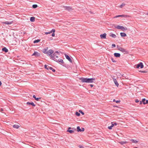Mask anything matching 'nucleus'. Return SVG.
<instances>
[{
  "label": "nucleus",
  "instance_id": "1",
  "mask_svg": "<svg viewBox=\"0 0 148 148\" xmlns=\"http://www.w3.org/2000/svg\"><path fill=\"white\" fill-rule=\"evenodd\" d=\"M79 79L82 82L88 83H93V81L95 80V78H87L84 77L80 78Z\"/></svg>",
  "mask_w": 148,
  "mask_h": 148
},
{
  "label": "nucleus",
  "instance_id": "2",
  "mask_svg": "<svg viewBox=\"0 0 148 148\" xmlns=\"http://www.w3.org/2000/svg\"><path fill=\"white\" fill-rule=\"evenodd\" d=\"M53 52L54 51L53 50L50 49L47 51V54L48 56H50L51 57V58L54 57V56H56V53H58V52L57 51H56L54 53H53Z\"/></svg>",
  "mask_w": 148,
  "mask_h": 148
},
{
  "label": "nucleus",
  "instance_id": "3",
  "mask_svg": "<svg viewBox=\"0 0 148 148\" xmlns=\"http://www.w3.org/2000/svg\"><path fill=\"white\" fill-rule=\"evenodd\" d=\"M115 27L118 29H121L123 31H124L127 30V28L126 27H124L123 26L120 25H117L116 26H115Z\"/></svg>",
  "mask_w": 148,
  "mask_h": 148
},
{
  "label": "nucleus",
  "instance_id": "4",
  "mask_svg": "<svg viewBox=\"0 0 148 148\" xmlns=\"http://www.w3.org/2000/svg\"><path fill=\"white\" fill-rule=\"evenodd\" d=\"M135 66H136V68L138 69L140 67L141 69L143 68L144 67V65L142 62H140L138 64L136 65Z\"/></svg>",
  "mask_w": 148,
  "mask_h": 148
},
{
  "label": "nucleus",
  "instance_id": "5",
  "mask_svg": "<svg viewBox=\"0 0 148 148\" xmlns=\"http://www.w3.org/2000/svg\"><path fill=\"white\" fill-rule=\"evenodd\" d=\"M118 50L121 51L124 54L127 53L128 52L126 49L122 47L119 48L118 49Z\"/></svg>",
  "mask_w": 148,
  "mask_h": 148
},
{
  "label": "nucleus",
  "instance_id": "6",
  "mask_svg": "<svg viewBox=\"0 0 148 148\" xmlns=\"http://www.w3.org/2000/svg\"><path fill=\"white\" fill-rule=\"evenodd\" d=\"M124 17V18H128L130 17V16L127 15H119L116 16L114 17V18H116L117 17Z\"/></svg>",
  "mask_w": 148,
  "mask_h": 148
},
{
  "label": "nucleus",
  "instance_id": "7",
  "mask_svg": "<svg viewBox=\"0 0 148 148\" xmlns=\"http://www.w3.org/2000/svg\"><path fill=\"white\" fill-rule=\"evenodd\" d=\"M77 131L78 132H83L84 130V128H80V127L79 126H78L77 128Z\"/></svg>",
  "mask_w": 148,
  "mask_h": 148
},
{
  "label": "nucleus",
  "instance_id": "8",
  "mask_svg": "<svg viewBox=\"0 0 148 148\" xmlns=\"http://www.w3.org/2000/svg\"><path fill=\"white\" fill-rule=\"evenodd\" d=\"M40 56V54L37 51H35L34 53L32 55V56Z\"/></svg>",
  "mask_w": 148,
  "mask_h": 148
},
{
  "label": "nucleus",
  "instance_id": "9",
  "mask_svg": "<svg viewBox=\"0 0 148 148\" xmlns=\"http://www.w3.org/2000/svg\"><path fill=\"white\" fill-rule=\"evenodd\" d=\"M106 34L104 33L103 34H101L100 36L101 39H106Z\"/></svg>",
  "mask_w": 148,
  "mask_h": 148
},
{
  "label": "nucleus",
  "instance_id": "10",
  "mask_svg": "<svg viewBox=\"0 0 148 148\" xmlns=\"http://www.w3.org/2000/svg\"><path fill=\"white\" fill-rule=\"evenodd\" d=\"M65 56L66 57V58L70 62H72V60L71 59V58H70V57L69 56L66 54L65 55Z\"/></svg>",
  "mask_w": 148,
  "mask_h": 148
},
{
  "label": "nucleus",
  "instance_id": "11",
  "mask_svg": "<svg viewBox=\"0 0 148 148\" xmlns=\"http://www.w3.org/2000/svg\"><path fill=\"white\" fill-rule=\"evenodd\" d=\"M58 58V56L56 54V56H54V57L51 58V59L54 60L55 61H57V59Z\"/></svg>",
  "mask_w": 148,
  "mask_h": 148
},
{
  "label": "nucleus",
  "instance_id": "12",
  "mask_svg": "<svg viewBox=\"0 0 148 148\" xmlns=\"http://www.w3.org/2000/svg\"><path fill=\"white\" fill-rule=\"evenodd\" d=\"M45 69L47 70H48L49 69L50 70H51L53 69V68L52 67H49L46 65H45Z\"/></svg>",
  "mask_w": 148,
  "mask_h": 148
},
{
  "label": "nucleus",
  "instance_id": "13",
  "mask_svg": "<svg viewBox=\"0 0 148 148\" xmlns=\"http://www.w3.org/2000/svg\"><path fill=\"white\" fill-rule=\"evenodd\" d=\"M13 23V21L9 22L8 21H7L5 22H3V23L5 24H7V25H9V24H11Z\"/></svg>",
  "mask_w": 148,
  "mask_h": 148
},
{
  "label": "nucleus",
  "instance_id": "14",
  "mask_svg": "<svg viewBox=\"0 0 148 148\" xmlns=\"http://www.w3.org/2000/svg\"><path fill=\"white\" fill-rule=\"evenodd\" d=\"M113 81H114V82L115 85L117 86L118 87L119 86V84L118 82H117V81L116 80V79H114Z\"/></svg>",
  "mask_w": 148,
  "mask_h": 148
},
{
  "label": "nucleus",
  "instance_id": "15",
  "mask_svg": "<svg viewBox=\"0 0 148 148\" xmlns=\"http://www.w3.org/2000/svg\"><path fill=\"white\" fill-rule=\"evenodd\" d=\"M64 8L66 10H73L72 8L70 7L66 6L64 7Z\"/></svg>",
  "mask_w": 148,
  "mask_h": 148
},
{
  "label": "nucleus",
  "instance_id": "16",
  "mask_svg": "<svg viewBox=\"0 0 148 148\" xmlns=\"http://www.w3.org/2000/svg\"><path fill=\"white\" fill-rule=\"evenodd\" d=\"M120 34L121 36L123 37H125L127 36L126 34L125 33L121 32Z\"/></svg>",
  "mask_w": 148,
  "mask_h": 148
},
{
  "label": "nucleus",
  "instance_id": "17",
  "mask_svg": "<svg viewBox=\"0 0 148 148\" xmlns=\"http://www.w3.org/2000/svg\"><path fill=\"white\" fill-rule=\"evenodd\" d=\"M114 55L116 57H119L120 56V54L119 53H115L114 54Z\"/></svg>",
  "mask_w": 148,
  "mask_h": 148
},
{
  "label": "nucleus",
  "instance_id": "18",
  "mask_svg": "<svg viewBox=\"0 0 148 148\" xmlns=\"http://www.w3.org/2000/svg\"><path fill=\"white\" fill-rule=\"evenodd\" d=\"M109 36L113 38H115L116 37V36L115 34L112 33L110 34Z\"/></svg>",
  "mask_w": 148,
  "mask_h": 148
},
{
  "label": "nucleus",
  "instance_id": "19",
  "mask_svg": "<svg viewBox=\"0 0 148 148\" xmlns=\"http://www.w3.org/2000/svg\"><path fill=\"white\" fill-rule=\"evenodd\" d=\"M119 143L120 144H121V145H123L127 143V141H120L119 142Z\"/></svg>",
  "mask_w": 148,
  "mask_h": 148
},
{
  "label": "nucleus",
  "instance_id": "20",
  "mask_svg": "<svg viewBox=\"0 0 148 148\" xmlns=\"http://www.w3.org/2000/svg\"><path fill=\"white\" fill-rule=\"evenodd\" d=\"M33 97L37 101H38L40 99H41L40 98H36V96L34 95L33 96Z\"/></svg>",
  "mask_w": 148,
  "mask_h": 148
},
{
  "label": "nucleus",
  "instance_id": "21",
  "mask_svg": "<svg viewBox=\"0 0 148 148\" xmlns=\"http://www.w3.org/2000/svg\"><path fill=\"white\" fill-rule=\"evenodd\" d=\"M13 126L14 128L18 129L20 127V126L18 125L15 124L13 125Z\"/></svg>",
  "mask_w": 148,
  "mask_h": 148
},
{
  "label": "nucleus",
  "instance_id": "22",
  "mask_svg": "<svg viewBox=\"0 0 148 148\" xmlns=\"http://www.w3.org/2000/svg\"><path fill=\"white\" fill-rule=\"evenodd\" d=\"M27 104H31V105H32L33 106H36V105L35 104H34V103H33V102H32L31 103H30L29 102H27Z\"/></svg>",
  "mask_w": 148,
  "mask_h": 148
},
{
  "label": "nucleus",
  "instance_id": "23",
  "mask_svg": "<svg viewBox=\"0 0 148 148\" xmlns=\"http://www.w3.org/2000/svg\"><path fill=\"white\" fill-rule=\"evenodd\" d=\"M2 50L5 52H7L8 51V50L6 47H4L3 48Z\"/></svg>",
  "mask_w": 148,
  "mask_h": 148
},
{
  "label": "nucleus",
  "instance_id": "24",
  "mask_svg": "<svg viewBox=\"0 0 148 148\" xmlns=\"http://www.w3.org/2000/svg\"><path fill=\"white\" fill-rule=\"evenodd\" d=\"M35 17H32L30 18V21H31L33 22L35 21Z\"/></svg>",
  "mask_w": 148,
  "mask_h": 148
},
{
  "label": "nucleus",
  "instance_id": "25",
  "mask_svg": "<svg viewBox=\"0 0 148 148\" xmlns=\"http://www.w3.org/2000/svg\"><path fill=\"white\" fill-rule=\"evenodd\" d=\"M48 48H47L46 49H44L43 50L42 52L43 53H44L47 54V51Z\"/></svg>",
  "mask_w": 148,
  "mask_h": 148
},
{
  "label": "nucleus",
  "instance_id": "26",
  "mask_svg": "<svg viewBox=\"0 0 148 148\" xmlns=\"http://www.w3.org/2000/svg\"><path fill=\"white\" fill-rule=\"evenodd\" d=\"M133 143H136L138 142V141L136 140L132 139L130 140Z\"/></svg>",
  "mask_w": 148,
  "mask_h": 148
},
{
  "label": "nucleus",
  "instance_id": "27",
  "mask_svg": "<svg viewBox=\"0 0 148 148\" xmlns=\"http://www.w3.org/2000/svg\"><path fill=\"white\" fill-rule=\"evenodd\" d=\"M57 62H60L61 63H64V62L63 61V60H62V59H58V60H57Z\"/></svg>",
  "mask_w": 148,
  "mask_h": 148
},
{
  "label": "nucleus",
  "instance_id": "28",
  "mask_svg": "<svg viewBox=\"0 0 148 148\" xmlns=\"http://www.w3.org/2000/svg\"><path fill=\"white\" fill-rule=\"evenodd\" d=\"M67 132H69L71 134L73 133H74V131L72 130H68Z\"/></svg>",
  "mask_w": 148,
  "mask_h": 148
},
{
  "label": "nucleus",
  "instance_id": "29",
  "mask_svg": "<svg viewBox=\"0 0 148 148\" xmlns=\"http://www.w3.org/2000/svg\"><path fill=\"white\" fill-rule=\"evenodd\" d=\"M40 41V40L38 39V40H34V43H36L38 42H39Z\"/></svg>",
  "mask_w": 148,
  "mask_h": 148
},
{
  "label": "nucleus",
  "instance_id": "30",
  "mask_svg": "<svg viewBox=\"0 0 148 148\" xmlns=\"http://www.w3.org/2000/svg\"><path fill=\"white\" fill-rule=\"evenodd\" d=\"M125 4L124 3H123L120 6V7L121 8H122L123 6H125Z\"/></svg>",
  "mask_w": 148,
  "mask_h": 148
},
{
  "label": "nucleus",
  "instance_id": "31",
  "mask_svg": "<svg viewBox=\"0 0 148 148\" xmlns=\"http://www.w3.org/2000/svg\"><path fill=\"white\" fill-rule=\"evenodd\" d=\"M37 7H38V5H36V4L33 5H32V7H33V8H36Z\"/></svg>",
  "mask_w": 148,
  "mask_h": 148
},
{
  "label": "nucleus",
  "instance_id": "32",
  "mask_svg": "<svg viewBox=\"0 0 148 148\" xmlns=\"http://www.w3.org/2000/svg\"><path fill=\"white\" fill-rule=\"evenodd\" d=\"M145 98L143 99L142 100V102H143L144 104H145Z\"/></svg>",
  "mask_w": 148,
  "mask_h": 148
},
{
  "label": "nucleus",
  "instance_id": "33",
  "mask_svg": "<svg viewBox=\"0 0 148 148\" xmlns=\"http://www.w3.org/2000/svg\"><path fill=\"white\" fill-rule=\"evenodd\" d=\"M75 114L77 116H79L80 115V114L77 112H76Z\"/></svg>",
  "mask_w": 148,
  "mask_h": 148
},
{
  "label": "nucleus",
  "instance_id": "34",
  "mask_svg": "<svg viewBox=\"0 0 148 148\" xmlns=\"http://www.w3.org/2000/svg\"><path fill=\"white\" fill-rule=\"evenodd\" d=\"M79 112L81 113L82 115H84V113L81 110H79Z\"/></svg>",
  "mask_w": 148,
  "mask_h": 148
},
{
  "label": "nucleus",
  "instance_id": "35",
  "mask_svg": "<svg viewBox=\"0 0 148 148\" xmlns=\"http://www.w3.org/2000/svg\"><path fill=\"white\" fill-rule=\"evenodd\" d=\"M55 32V29H53L52 30H51L50 32H51V33L52 32L54 33Z\"/></svg>",
  "mask_w": 148,
  "mask_h": 148
},
{
  "label": "nucleus",
  "instance_id": "36",
  "mask_svg": "<svg viewBox=\"0 0 148 148\" xmlns=\"http://www.w3.org/2000/svg\"><path fill=\"white\" fill-rule=\"evenodd\" d=\"M78 147H79V148H84V147L81 145H79Z\"/></svg>",
  "mask_w": 148,
  "mask_h": 148
},
{
  "label": "nucleus",
  "instance_id": "37",
  "mask_svg": "<svg viewBox=\"0 0 148 148\" xmlns=\"http://www.w3.org/2000/svg\"><path fill=\"white\" fill-rule=\"evenodd\" d=\"M51 33V32H46L45 33V34L47 35V34H49Z\"/></svg>",
  "mask_w": 148,
  "mask_h": 148
},
{
  "label": "nucleus",
  "instance_id": "38",
  "mask_svg": "<svg viewBox=\"0 0 148 148\" xmlns=\"http://www.w3.org/2000/svg\"><path fill=\"white\" fill-rule=\"evenodd\" d=\"M108 128L109 130H111L112 129V127H111V126H108Z\"/></svg>",
  "mask_w": 148,
  "mask_h": 148
},
{
  "label": "nucleus",
  "instance_id": "39",
  "mask_svg": "<svg viewBox=\"0 0 148 148\" xmlns=\"http://www.w3.org/2000/svg\"><path fill=\"white\" fill-rule=\"evenodd\" d=\"M112 48L115 47H116V45H115V44H112Z\"/></svg>",
  "mask_w": 148,
  "mask_h": 148
},
{
  "label": "nucleus",
  "instance_id": "40",
  "mask_svg": "<svg viewBox=\"0 0 148 148\" xmlns=\"http://www.w3.org/2000/svg\"><path fill=\"white\" fill-rule=\"evenodd\" d=\"M111 60H112V62H116V61H115L114 60V59L112 58L111 59Z\"/></svg>",
  "mask_w": 148,
  "mask_h": 148
},
{
  "label": "nucleus",
  "instance_id": "41",
  "mask_svg": "<svg viewBox=\"0 0 148 148\" xmlns=\"http://www.w3.org/2000/svg\"><path fill=\"white\" fill-rule=\"evenodd\" d=\"M115 102L117 103H120V100H118V101H115Z\"/></svg>",
  "mask_w": 148,
  "mask_h": 148
},
{
  "label": "nucleus",
  "instance_id": "42",
  "mask_svg": "<svg viewBox=\"0 0 148 148\" xmlns=\"http://www.w3.org/2000/svg\"><path fill=\"white\" fill-rule=\"evenodd\" d=\"M140 72H141L142 73H145L147 72V71H140Z\"/></svg>",
  "mask_w": 148,
  "mask_h": 148
},
{
  "label": "nucleus",
  "instance_id": "43",
  "mask_svg": "<svg viewBox=\"0 0 148 148\" xmlns=\"http://www.w3.org/2000/svg\"><path fill=\"white\" fill-rule=\"evenodd\" d=\"M135 101V102L136 103H138L139 101V100L137 99H136Z\"/></svg>",
  "mask_w": 148,
  "mask_h": 148
},
{
  "label": "nucleus",
  "instance_id": "44",
  "mask_svg": "<svg viewBox=\"0 0 148 148\" xmlns=\"http://www.w3.org/2000/svg\"><path fill=\"white\" fill-rule=\"evenodd\" d=\"M55 36V33H53L52 34V36L53 37H54Z\"/></svg>",
  "mask_w": 148,
  "mask_h": 148
},
{
  "label": "nucleus",
  "instance_id": "45",
  "mask_svg": "<svg viewBox=\"0 0 148 148\" xmlns=\"http://www.w3.org/2000/svg\"><path fill=\"white\" fill-rule=\"evenodd\" d=\"M111 123H112V125H111V126L112 127L114 126V124L112 122Z\"/></svg>",
  "mask_w": 148,
  "mask_h": 148
},
{
  "label": "nucleus",
  "instance_id": "46",
  "mask_svg": "<svg viewBox=\"0 0 148 148\" xmlns=\"http://www.w3.org/2000/svg\"><path fill=\"white\" fill-rule=\"evenodd\" d=\"M148 100H147L146 101V102H145V104H148Z\"/></svg>",
  "mask_w": 148,
  "mask_h": 148
},
{
  "label": "nucleus",
  "instance_id": "47",
  "mask_svg": "<svg viewBox=\"0 0 148 148\" xmlns=\"http://www.w3.org/2000/svg\"><path fill=\"white\" fill-rule=\"evenodd\" d=\"M114 125L116 126L117 125V123H114Z\"/></svg>",
  "mask_w": 148,
  "mask_h": 148
},
{
  "label": "nucleus",
  "instance_id": "48",
  "mask_svg": "<svg viewBox=\"0 0 148 148\" xmlns=\"http://www.w3.org/2000/svg\"><path fill=\"white\" fill-rule=\"evenodd\" d=\"M52 71L53 72H55V70L54 69H52Z\"/></svg>",
  "mask_w": 148,
  "mask_h": 148
},
{
  "label": "nucleus",
  "instance_id": "49",
  "mask_svg": "<svg viewBox=\"0 0 148 148\" xmlns=\"http://www.w3.org/2000/svg\"><path fill=\"white\" fill-rule=\"evenodd\" d=\"M90 86L91 87H92L93 86V85L92 84H90Z\"/></svg>",
  "mask_w": 148,
  "mask_h": 148
},
{
  "label": "nucleus",
  "instance_id": "50",
  "mask_svg": "<svg viewBox=\"0 0 148 148\" xmlns=\"http://www.w3.org/2000/svg\"><path fill=\"white\" fill-rule=\"evenodd\" d=\"M71 129V127H69V128H68V130H70Z\"/></svg>",
  "mask_w": 148,
  "mask_h": 148
},
{
  "label": "nucleus",
  "instance_id": "51",
  "mask_svg": "<svg viewBox=\"0 0 148 148\" xmlns=\"http://www.w3.org/2000/svg\"><path fill=\"white\" fill-rule=\"evenodd\" d=\"M2 84V83L1 81H0V86H1Z\"/></svg>",
  "mask_w": 148,
  "mask_h": 148
},
{
  "label": "nucleus",
  "instance_id": "52",
  "mask_svg": "<svg viewBox=\"0 0 148 148\" xmlns=\"http://www.w3.org/2000/svg\"><path fill=\"white\" fill-rule=\"evenodd\" d=\"M142 103V101H140V104H141Z\"/></svg>",
  "mask_w": 148,
  "mask_h": 148
},
{
  "label": "nucleus",
  "instance_id": "53",
  "mask_svg": "<svg viewBox=\"0 0 148 148\" xmlns=\"http://www.w3.org/2000/svg\"><path fill=\"white\" fill-rule=\"evenodd\" d=\"M113 101L114 102H115V101H116L115 100V99H114L113 100Z\"/></svg>",
  "mask_w": 148,
  "mask_h": 148
},
{
  "label": "nucleus",
  "instance_id": "54",
  "mask_svg": "<svg viewBox=\"0 0 148 148\" xmlns=\"http://www.w3.org/2000/svg\"><path fill=\"white\" fill-rule=\"evenodd\" d=\"M114 107H117L116 106H114Z\"/></svg>",
  "mask_w": 148,
  "mask_h": 148
},
{
  "label": "nucleus",
  "instance_id": "55",
  "mask_svg": "<svg viewBox=\"0 0 148 148\" xmlns=\"http://www.w3.org/2000/svg\"><path fill=\"white\" fill-rule=\"evenodd\" d=\"M147 14L148 15V12H147Z\"/></svg>",
  "mask_w": 148,
  "mask_h": 148
},
{
  "label": "nucleus",
  "instance_id": "56",
  "mask_svg": "<svg viewBox=\"0 0 148 148\" xmlns=\"http://www.w3.org/2000/svg\"><path fill=\"white\" fill-rule=\"evenodd\" d=\"M134 148H138L137 147H134Z\"/></svg>",
  "mask_w": 148,
  "mask_h": 148
},
{
  "label": "nucleus",
  "instance_id": "57",
  "mask_svg": "<svg viewBox=\"0 0 148 148\" xmlns=\"http://www.w3.org/2000/svg\"><path fill=\"white\" fill-rule=\"evenodd\" d=\"M2 110V111H3V110L2 109V110Z\"/></svg>",
  "mask_w": 148,
  "mask_h": 148
}]
</instances>
